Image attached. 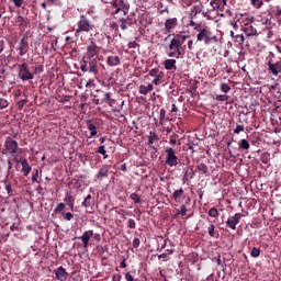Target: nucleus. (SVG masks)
Wrapping results in <instances>:
<instances>
[{"label":"nucleus","mask_w":281,"mask_h":281,"mask_svg":"<svg viewBox=\"0 0 281 281\" xmlns=\"http://www.w3.org/2000/svg\"><path fill=\"white\" fill-rule=\"evenodd\" d=\"M196 32L198 43H204V45H211V43H218V37L212 34V30L207 25L200 26Z\"/></svg>","instance_id":"1"},{"label":"nucleus","mask_w":281,"mask_h":281,"mask_svg":"<svg viewBox=\"0 0 281 281\" xmlns=\"http://www.w3.org/2000/svg\"><path fill=\"white\" fill-rule=\"evenodd\" d=\"M95 25H93V23H90L89 20L87 19V16L85 15H80V20L77 22V29L75 32V36H80V34H82V32H86L87 34H89V32H92V30H94Z\"/></svg>","instance_id":"2"},{"label":"nucleus","mask_w":281,"mask_h":281,"mask_svg":"<svg viewBox=\"0 0 281 281\" xmlns=\"http://www.w3.org/2000/svg\"><path fill=\"white\" fill-rule=\"evenodd\" d=\"M16 150H19V143L12 137H7L4 140V148L2 150V155H16Z\"/></svg>","instance_id":"3"},{"label":"nucleus","mask_w":281,"mask_h":281,"mask_svg":"<svg viewBox=\"0 0 281 281\" xmlns=\"http://www.w3.org/2000/svg\"><path fill=\"white\" fill-rule=\"evenodd\" d=\"M251 21H254V18H249L248 20H246V22L244 21L243 24H240V27L246 36H256L258 34V31L256 30Z\"/></svg>","instance_id":"4"},{"label":"nucleus","mask_w":281,"mask_h":281,"mask_svg":"<svg viewBox=\"0 0 281 281\" xmlns=\"http://www.w3.org/2000/svg\"><path fill=\"white\" fill-rule=\"evenodd\" d=\"M210 5L212 9H209L205 12H203V16L209 21H214V19H216V16H214V13L217 10H221V4L218 3V0H211Z\"/></svg>","instance_id":"5"},{"label":"nucleus","mask_w":281,"mask_h":281,"mask_svg":"<svg viewBox=\"0 0 281 281\" xmlns=\"http://www.w3.org/2000/svg\"><path fill=\"white\" fill-rule=\"evenodd\" d=\"M167 158L165 160L166 166H169L170 168L177 166L179 158L177 157V154H175V149L171 147H168L166 149Z\"/></svg>","instance_id":"6"},{"label":"nucleus","mask_w":281,"mask_h":281,"mask_svg":"<svg viewBox=\"0 0 281 281\" xmlns=\"http://www.w3.org/2000/svg\"><path fill=\"white\" fill-rule=\"evenodd\" d=\"M19 78L24 82L27 80H34V75L27 68V64H22L19 66Z\"/></svg>","instance_id":"7"},{"label":"nucleus","mask_w":281,"mask_h":281,"mask_svg":"<svg viewBox=\"0 0 281 281\" xmlns=\"http://www.w3.org/2000/svg\"><path fill=\"white\" fill-rule=\"evenodd\" d=\"M100 54V47L95 44V42L91 38L90 44L87 46L86 58H94Z\"/></svg>","instance_id":"8"},{"label":"nucleus","mask_w":281,"mask_h":281,"mask_svg":"<svg viewBox=\"0 0 281 281\" xmlns=\"http://www.w3.org/2000/svg\"><path fill=\"white\" fill-rule=\"evenodd\" d=\"M240 218H243V214L236 213L235 215H233L226 221L227 227H229L231 229H236V225L240 223Z\"/></svg>","instance_id":"9"},{"label":"nucleus","mask_w":281,"mask_h":281,"mask_svg":"<svg viewBox=\"0 0 281 281\" xmlns=\"http://www.w3.org/2000/svg\"><path fill=\"white\" fill-rule=\"evenodd\" d=\"M93 237V231L83 232L82 236L76 237L78 240L82 241L83 248L87 249L89 247V240Z\"/></svg>","instance_id":"10"},{"label":"nucleus","mask_w":281,"mask_h":281,"mask_svg":"<svg viewBox=\"0 0 281 281\" xmlns=\"http://www.w3.org/2000/svg\"><path fill=\"white\" fill-rule=\"evenodd\" d=\"M69 276V272H67V269L63 268V266L58 267L55 270V278L59 281H66Z\"/></svg>","instance_id":"11"},{"label":"nucleus","mask_w":281,"mask_h":281,"mask_svg":"<svg viewBox=\"0 0 281 281\" xmlns=\"http://www.w3.org/2000/svg\"><path fill=\"white\" fill-rule=\"evenodd\" d=\"M177 25H179V20L177 18H169L165 21V30L167 33L175 30Z\"/></svg>","instance_id":"12"},{"label":"nucleus","mask_w":281,"mask_h":281,"mask_svg":"<svg viewBox=\"0 0 281 281\" xmlns=\"http://www.w3.org/2000/svg\"><path fill=\"white\" fill-rule=\"evenodd\" d=\"M27 49H30V44L27 43V41H25V37H23L20 41L18 50H19V55L20 56H25L27 54Z\"/></svg>","instance_id":"13"},{"label":"nucleus","mask_w":281,"mask_h":281,"mask_svg":"<svg viewBox=\"0 0 281 281\" xmlns=\"http://www.w3.org/2000/svg\"><path fill=\"white\" fill-rule=\"evenodd\" d=\"M111 170V166L108 165H103L98 173H97V179H99L100 181H102L104 178L109 177V171Z\"/></svg>","instance_id":"14"},{"label":"nucleus","mask_w":281,"mask_h":281,"mask_svg":"<svg viewBox=\"0 0 281 281\" xmlns=\"http://www.w3.org/2000/svg\"><path fill=\"white\" fill-rule=\"evenodd\" d=\"M183 45V42L179 40V36H173V38L169 43V49H178L181 52V46Z\"/></svg>","instance_id":"15"},{"label":"nucleus","mask_w":281,"mask_h":281,"mask_svg":"<svg viewBox=\"0 0 281 281\" xmlns=\"http://www.w3.org/2000/svg\"><path fill=\"white\" fill-rule=\"evenodd\" d=\"M268 71H270V74H272V76H279L280 71H281V66L280 64L276 63H268Z\"/></svg>","instance_id":"16"},{"label":"nucleus","mask_w":281,"mask_h":281,"mask_svg":"<svg viewBox=\"0 0 281 281\" xmlns=\"http://www.w3.org/2000/svg\"><path fill=\"white\" fill-rule=\"evenodd\" d=\"M88 71L89 74H93L94 76H98L100 74V70L98 69V61L95 59H91L88 63Z\"/></svg>","instance_id":"17"},{"label":"nucleus","mask_w":281,"mask_h":281,"mask_svg":"<svg viewBox=\"0 0 281 281\" xmlns=\"http://www.w3.org/2000/svg\"><path fill=\"white\" fill-rule=\"evenodd\" d=\"M120 63H121V59H120V56H117V55H110L106 58V65L109 67H117V65H120Z\"/></svg>","instance_id":"18"},{"label":"nucleus","mask_w":281,"mask_h":281,"mask_svg":"<svg viewBox=\"0 0 281 281\" xmlns=\"http://www.w3.org/2000/svg\"><path fill=\"white\" fill-rule=\"evenodd\" d=\"M162 65L166 71H172V69H177V59H166Z\"/></svg>","instance_id":"19"},{"label":"nucleus","mask_w":281,"mask_h":281,"mask_svg":"<svg viewBox=\"0 0 281 281\" xmlns=\"http://www.w3.org/2000/svg\"><path fill=\"white\" fill-rule=\"evenodd\" d=\"M153 89H155V87L151 83H149L147 86L140 85L138 87V92L140 93V95H148V93H150V91H153Z\"/></svg>","instance_id":"20"},{"label":"nucleus","mask_w":281,"mask_h":281,"mask_svg":"<svg viewBox=\"0 0 281 281\" xmlns=\"http://www.w3.org/2000/svg\"><path fill=\"white\" fill-rule=\"evenodd\" d=\"M22 165V173L24 177H27L32 172V166H30V162H27V159H23L21 161Z\"/></svg>","instance_id":"21"},{"label":"nucleus","mask_w":281,"mask_h":281,"mask_svg":"<svg viewBox=\"0 0 281 281\" xmlns=\"http://www.w3.org/2000/svg\"><path fill=\"white\" fill-rule=\"evenodd\" d=\"M147 139H148L147 145L150 148H153V144H155V142H159V136L155 132H149V135L147 136Z\"/></svg>","instance_id":"22"},{"label":"nucleus","mask_w":281,"mask_h":281,"mask_svg":"<svg viewBox=\"0 0 281 281\" xmlns=\"http://www.w3.org/2000/svg\"><path fill=\"white\" fill-rule=\"evenodd\" d=\"M183 188H180L173 192L172 198L176 203H180L181 199H183Z\"/></svg>","instance_id":"23"},{"label":"nucleus","mask_w":281,"mask_h":281,"mask_svg":"<svg viewBox=\"0 0 281 281\" xmlns=\"http://www.w3.org/2000/svg\"><path fill=\"white\" fill-rule=\"evenodd\" d=\"M167 56H169V58H181V50L177 48L169 49Z\"/></svg>","instance_id":"24"},{"label":"nucleus","mask_w":281,"mask_h":281,"mask_svg":"<svg viewBox=\"0 0 281 281\" xmlns=\"http://www.w3.org/2000/svg\"><path fill=\"white\" fill-rule=\"evenodd\" d=\"M260 161L261 164H268L271 161V154L269 151H265L260 155Z\"/></svg>","instance_id":"25"},{"label":"nucleus","mask_w":281,"mask_h":281,"mask_svg":"<svg viewBox=\"0 0 281 281\" xmlns=\"http://www.w3.org/2000/svg\"><path fill=\"white\" fill-rule=\"evenodd\" d=\"M238 146H239V148H240L241 150H249V148H250L249 140H247V139H245V138H243V139L239 142Z\"/></svg>","instance_id":"26"},{"label":"nucleus","mask_w":281,"mask_h":281,"mask_svg":"<svg viewBox=\"0 0 281 281\" xmlns=\"http://www.w3.org/2000/svg\"><path fill=\"white\" fill-rule=\"evenodd\" d=\"M88 131H90L91 137H95V135H98V130L95 128V125L91 122L88 123Z\"/></svg>","instance_id":"27"},{"label":"nucleus","mask_w":281,"mask_h":281,"mask_svg":"<svg viewBox=\"0 0 281 281\" xmlns=\"http://www.w3.org/2000/svg\"><path fill=\"white\" fill-rule=\"evenodd\" d=\"M250 4L252 8L260 10V8L265 5V2H262V0H250Z\"/></svg>","instance_id":"28"},{"label":"nucleus","mask_w":281,"mask_h":281,"mask_svg":"<svg viewBox=\"0 0 281 281\" xmlns=\"http://www.w3.org/2000/svg\"><path fill=\"white\" fill-rule=\"evenodd\" d=\"M199 172H201V175H207L209 168L206 167L205 164L201 162L196 166Z\"/></svg>","instance_id":"29"},{"label":"nucleus","mask_w":281,"mask_h":281,"mask_svg":"<svg viewBox=\"0 0 281 281\" xmlns=\"http://www.w3.org/2000/svg\"><path fill=\"white\" fill-rule=\"evenodd\" d=\"M82 206L86 207V209H89L91 207V194H88L83 202H82Z\"/></svg>","instance_id":"30"},{"label":"nucleus","mask_w":281,"mask_h":281,"mask_svg":"<svg viewBox=\"0 0 281 281\" xmlns=\"http://www.w3.org/2000/svg\"><path fill=\"white\" fill-rule=\"evenodd\" d=\"M215 100L217 102H227L229 100V95H226V94H217L215 97Z\"/></svg>","instance_id":"31"},{"label":"nucleus","mask_w":281,"mask_h":281,"mask_svg":"<svg viewBox=\"0 0 281 281\" xmlns=\"http://www.w3.org/2000/svg\"><path fill=\"white\" fill-rule=\"evenodd\" d=\"M220 89L222 93H229L232 91V88L227 83H221Z\"/></svg>","instance_id":"32"},{"label":"nucleus","mask_w":281,"mask_h":281,"mask_svg":"<svg viewBox=\"0 0 281 281\" xmlns=\"http://www.w3.org/2000/svg\"><path fill=\"white\" fill-rule=\"evenodd\" d=\"M209 216H211V218H216L218 216V210L216 207H211L209 210Z\"/></svg>","instance_id":"33"},{"label":"nucleus","mask_w":281,"mask_h":281,"mask_svg":"<svg viewBox=\"0 0 281 281\" xmlns=\"http://www.w3.org/2000/svg\"><path fill=\"white\" fill-rule=\"evenodd\" d=\"M186 214H188V209L186 207V204H182L180 206V210H178L177 215L178 216H186Z\"/></svg>","instance_id":"34"},{"label":"nucleus","mask_w":281,"mask_h":281,"mask_svg":"<svg viewBox=\"0 0 281 281\" xmlns=\"http://www.w3.org/2000/svg\"><path fill=\"white\" fill-rule=\"evenodd\" d=\"M250 256L251 258H258L260 256V248L254 247L250 250Z\"/></svg>","instance_id":"35"},{"label":"nucleus","mask_w":281,"mask_h":281,"mask_svg":"<svg viewBox=\"0 0 281 281\" xmlns=\"http://www.w3.org/2000/svg\"><path fill=\"white\" fill-rule=\"evenodd\" d=\"M189 26L192 27L194 32H198L203 26V24H196L194 21L191 20Z\"/></svg>","instance_id":"36"},{"label":"nucleus","mask_w":281,"mask_h":281,"mask_svg":"<svg viewBox=\"0 0 281 281\" xmlns=\"http://www.w3.org/2000/svg\"><path fill=\"white\" fill-rule=\"evenodd\" d=\"M65 210V203H59L57 206L54 209V214H60Z\"/></svg>","instance_id":"37"},{"label":"nucleus","mask_w":281,"mask_h":281,"mask_svg":"<svg viewBox=\"0 0 281 281\" xmlns=\"http://www.w3.org/2000/svg\"><path fill=\"white\" fill-rule=\"evenodd\" d=\"M130 199H132V201H134V203H142V198L137 193H132L130 195Z\"/></svg>","instance_id":"38"},{"label":"nucleus","mask_w":281,"mask_h":281,"mask_svg":"<svg viewBox=\"0 0 281 281\" xmlns=\"http://www.w3.org/2000/svg\"><path fill=\"white\" fill-rule=\"evenodd\" d=\"M149 76L151 78H157V76H161V74H159V69L158 68H153L149 70Z\"/></svg>","instance_id":"39"},{"label":"nucleus","mask_w":281,"mask_h":281,"mask_svg":"<svg viewBox=\"0 0 281 281\" xmlns=\"http://www.w3.org/2000/svg\"><path fill=\"white\" fill-rule=\"evenodd\" d=\"M161 78H164V76H161V75L154 77L153 85H155L156 87H159V85H161Z\"/></svg>","instance_id":"40"},{"label":"nucleus","mask_w":281,"mask_h":281,"mask_svg":"<svg viewBox=\"0 0 281 281\" xmlns=\"http://www.w3.org/2000/svg\"><path fill=\"white\" fill-rule=\"evenodd\" d=\"M131 25L132 24L126 23V20H124V19L121 20V24H120L121 30H123V31L128 30V27H131Z\"/></svg>","instance_id":"41"},{"label":"nucleus","mask_w":281,"mask_h":281,"mask_svg":"<svg viewBox=\"0 0 281 281\" xmlns=\"http://www.w3.org/2000/svg\"><path fill=\"white\" fill-rule=\"evenodd\" d=\"M8 100L3 99V98H0V109L3 110V109H8Z\"/></svg>","instance_id":"42"},{"label":"nucleus","mask_w":281,"mask_h":281,"mask_svg":"<svg viewBox=\"0 0 281 281\" xmlns=\"http://www.w3.org/2000/svg\"><path fill=\"white\" fill-rule=\"evenodd\" d=\"M136 226H137V224L135 223V220L130 218V220L127 221V227H128L130 229H135Z\"/></svg>","instance_id":"43"},{"label":"nucleus","mask_w":281,"mask_h":281,"mask_svg":"<svg viewBox=\"0 0 281 281\" xmlns=\"http://www.w3.org/2000/svg\"><path fill=\"white\" fill-rule=\"evenodd\" d=\"M61 216H64V221H71L74 218V215L71 213H61Z\"/></svg>","instance_id":"44"},{"label":"nucleus","mask_w":281,"mask_h":281,"mask_svg":"<svg viewBox=\"0 0 281 281\" xmlns=\"http://www.w3.org/2000/svg\"><path fill=\"white\" fill-rule=\"evenodd\" d=\"M97 153H98L99 155H106V148H105V146H104V145L99 146V148L97 149Z\"/></svg>","instance_id":"45"},{"label":"nucleus","mask_w":281,"mask_h":281,"mask_svg":"<svg viewBox=\"0 0 281 281\" xmlns=\"http://www.w3.org/2000/svg\"><path fill=\"white\" fill-rule=\"evenodd\" d=\"M235 41H236V43H239V45H243V43H245V36L244 35H236Z\"/></svg>","instance_id":"46"},{"label":"nucleus","mask_w":281,"mask_h":281,"mask_svg":"<svg viewBox=\"0 0 281 281\" xmlns=\"http://www.w3.org/2000/svg\"><path fill=\"white\" fill-rule=\"evenodd\" d=\"M243 131H245V126H244V125H237V126L235 127V130H234V133H235L236 135H238V134L243 133Z\"/></svg>","instance_id":"47"},{"label":"nucleus","mask_w":281,"mask_h":281,"mask_svg":"<svg viewBox=\"0 0 281 281\" xmlns=\"http://www.w3.org/2000/svg\"><path fill=\"white\" fill-rule=\"evenodd\" d=\"M202 10V5H194L192 12L194 14H201Z\"/></svg>","instance_id":"48"},{"label":"nucleus","mask_w":281,"mask_h":281,"mask_svg":"<svg viewBox=\"0 0 281 281\" xmlns=\"http://www.w3.org/2000/svg\"><path fill=\"white\" fill-rule=\"evenodd\" d=\"M127 47L130 48V49H136V47H139V44L137 43V42H130L128 44H127Z\"/></svg>","instance_id":"49"},{"label":"nucleus","mask_w":281,"mask_h":281,"mask_svg":"<svg viewBox=\"0 0 281 281\" xmlns=\"http://www.w3.org/2000/svg\"><path fill=\"white\" fill-rule=\"evenodd\" d=\"M101 102H111V92H105Z\"/></svg>","instance_id":"50"},{"label":"nucleus","mask_w":281,"mask_h":281,"mask_svg":"<svg viewBox=\"0 0 281 281\" xmlns=\"http://www.w3.org/2000/svg\"><path fill=\"white\" fill-rule=\"evenodd\" d=\"M159 120L160 122H164V120H166V109L160 110Z\"/></svg>","instance_id":"51"},{"label":"nucleus","mask_w":281,"mask_h":281,"mask_svg":"<svg viewBox=\"0 0 281 281\" xmlns=\"http://www.w3.org/2000/svg\"><path fill=\"white\" fill-rule=\"evenodd\" d=\"M175 36H178V41H180V42L182 41V43L189 38L188 35H183V34H177Z\"/></svg>","instance_id":"52"},{"label":"nucleus","mask_w":281,"mask_h":281,"mask_svg":"<svg viewBox=\"0 0 281 281\" xmlns=\"http://www.w3.org/2000/svg\"><path fill=\"white\" fill-rule=\"evenodd\" d=\"M177 137H179V135L175 134L170 137L169 144H171L172 146H175V144H177Z\"/></svg>","instance_id":"53"},{"label":"nucleus","mask_w":281,"mask_h":281,"mask_svg":"<svg viewBox=\"0 0 281 281\" xmlns=\"http://www.w3.org/2000/svg\"><path fill=\"white\" fill-rule=\"evenodd\" d=\"M214 229H215L214 224H210V226H209V236L214 237Z\"/></svg>","instance_id":"54"},{"label":"nucleus","mask_w":281,"mask_h":281,"mask_svg":"<svg viewBox=\"0 0 281 281\" xmlns=\"http://www.w3.org/2000/svg\"><path fill=\"white\" fill-rule=\"evenodd\" d=\"M139 245H140L139 238L135 237V238L133 239V247H134L135 249H137V247H139Z\"/></svg>","instance_id":"55"},{"label":"nucleus","mask_w":281,"mask_h":281,"mask_svg":"<svg viewBox=\"0 0 281 281\" xmlns=\"http://www.w3.org/2000/svg\"><path fill=\"white\" fill-rule=\"evenodd\" d=\"M125 280L126 281H135V278L133 277V274H131V272L125 273Z\"/></svg>","instance_id":"56"},{"label":"nucleus","mask_w":281,"mask_h":281,"mask_svg":"<svg viewBox=\"0 0 281 281\" xmlns=\"http://www.w3.org/2000/svg\"><path fill=\"white\" fill-rule=\"evenodd\" d=\"M34 74H35V75L43 74V65L37 66V67L34 69Z\"/></svg>","instance_id":"57"},{"label":"nucleus","mask_w":281,"mask_h":281,"mask_svg":"<svg viewBox=\"0 0 281 281\" xmlns=\"http://www.w3.org/2000/svg\"><path fill=\"white\" fill-rule=\"evenodd\" d=\"M12 2L14 3L15 8H21V5H23V0H12Z\"/></svg>","instance_id":"58"},{"label":"nucleus","mask_w":281,"mask_h":281,"mask_svg":"<svg viewBox=\"0 0 281 281\" xmlns=\"http://www.w3.org/2000/svg\"><path fill=\"white\" fill-rule=\"evenodd\" d=\"M188 49H190V52H192V49H194V41H192V40L188 41Z\"/></svg>","instance_id":"59"},{"label":"nucleus","mask_w":281,"mask_h":281,"mask_svg":"<svg viewBox=\"0 0 281 281\" xmlns=\"http://www.w3.org/2000/svg\"><path fill=\"white\" fill-rule=\"evenodd\" d=\"M32 181L33 182L38 181V169H35V173L32 176Z\"/></svg>","instance_id":"60"},{"label":"nucleus","mask_w":281,"mask_h":281,"mask_svg":"<svg viewBox=\"0 0 281 281\" xmlns=\"http://www.w3.org/2000/svg\"><path fill=\"white\" fill-rule=\"evenodd\" d=\"M80 69H81V71H83V72L89 71V68H87V61H83V64H81Z\"/></svg>","instance_id":"61"},{"label":"nucleus","mask_w":281,"mask_h":281,"mask_svg":"<svg viewBox=\"0 0 281 281\" xmlns=\"http://www.w3.org/2000/svg\"><path fill=\"white\" fill-rule=\"evenodd\" d=\"M112 280H113V281H122V274H114V276L112 277Z\"/></svg>","instance_id":"62"},{"label":"nucleus","mask_w":281,"mask_h":281,"mask_svg":"<svg viewBox=\"0 0 281 281\" xmlns=\"http://www.w3.org/2000/svg\"><path fill=\"white\" fill-rule=\"evenodd\" d=\"M92 237L94 238V240H97V243H100L101 237L99 233H93Z\"/></svg>","instance_id":"63"},{"label":"nucleus","mask_w":281,"mask_h":281,"mask_svg":"<svg viewBox=\"0 0 281 281\" xmlns=\"http://www.w3.org/2000/svg\"><path fill=\"white\" fill-rule=\"evenodd\" d=\"M5 190H7V192H8V194H11V192H12V184H7L5 186Z\"/></svg>","instance_id":"64"}]
</instances>
